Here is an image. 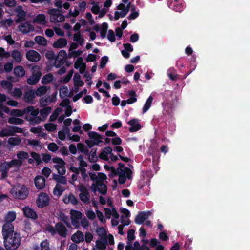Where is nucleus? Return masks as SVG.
Segmentation results:
<instances>
[{"label": "nucleus", "instance_id": "nucleus-1", "mask_svg": "<svg viewBox=\"0 0 250 250\" xmlns=\"http://www.w3.org/2000/svg\"><path fill=\"white\" fill-rule=\"evenodd\" d=\"M2 233L7 250H16L20 246L21 237L19 233L14 231L13 225H3Z\"/></svg>", "mask_w": 250, "mask_h": 250}, {"label": "nucleus", "instance_id": "nucleus-2", "mask_svg": "<svg viewBox=\"0 0 250 250\" xmlns=\"http://www.w3.org/2000/svg\"><path fill=\"white\" fill-rule=\"evenodd\" d=\"M42 76L41 68L38 66H34L32 68V75L27 79V83L29 85H35L40 80Z\"/></svg>", "mask_w": 250, "mask_h": 250}, {"label": "nucleus", "instance_id": "nucleus-3", "mask_svg": "<svg viewBox=\"0 0 250 250\" xmlns=\"http://www.w3.org/2000/svg\"><path fill=\"white\" fill-rule=\"evenodd\" d=\"M12 193L15 198L19 199H25L28 194V190L24 185H22L21 187L14 188Z\"/></svg>", "mask_w": 250, "mask_h": 250}, {"label": "nucleus", "instance_id": "nucleus-4", "mask_svg": "<svg viewBox=\"0 0 250 250\" xmlns=\"http://www.w3.org/2000/svg\"><path fill=\"white\" fill-rule=\"evenodd\" d=\"M58 9L52 8L48 10V13L51 16V22H62L65 20V17Z\"/></svg>", "mask_w": 250, "mask_h": 250}, {"label": "nucleus", "instance_id": "nucleus-5", "mask_svg": "<svg viewBox=\"0 0 250 250\" xmlns=\"http://www.w3.org/2000/svg\"><path fill=\"white\" fill-rule=\"evenodd\" d=\"M49 203L48 195L43 192L40 193L37 199L36 204L39 208H42L47 206Z\"/></svg>", "mask_w": 250, "mask_h": 250}, {"label": "nucleus", "instance_id": "nucleus-6", "mask_svg": "<svg viewBox=\"0 0 250 250\" xmlns=\"http://www.w3.org/2000/svg\"><path fill=\"white\" fill-rule=\"evenodd\" d=\"M26 58L30 62H37L40 60L41 56L37 51L34 50H30L26 53Z\"/></svg>", "mask_w": 250, "mask_h": 250}, {"label": "nucleus", "instance_id": "nucleus-7", "mask_svg": "<svg viewBox=\"0 0 250 250\" xmlns=\"http://www.w3.org/2000/svg\"><path fill=\"white\" fill-rule=\"evenodd\" d=\"M18 28L19 31L24 34H26L34 31V27L29 22H25L19 25Z\"/></svg>", "mask_w": 250, "mask_h": 250}, {"label": "nucleus", "instance_id": "nucleus-8", "mask_svg": "<svg viewBox=\"0 0 250 250\" xmlns=\"http://www.w3.org/2000/svg\"><path fill=\"white\" fill-rule=\"evenodd\" d=\"M56 233L61 237L65 238L67 235L68 230L65 226L61 222H58L55 224Z\"/></svg>", "mask_w": 250, "mask_h": 250}, {"label": "nucleus", "instance_id": "nucleus-9", "mask_svg": "<svg viewBox=\"0 0 250 250\" xmlns=\"http://www.w3.org/2000/svg\"><path fill=\"white\" fill-rule=\"evenodd\" d=\"M34 183L38 189H42L45 186V179L43 176L38 175L34 179Z\"/></svg>", "mask_w": 250, "mask_h": 250}, {"label": "nucleus", "instance_id": "nucleus-10", "mask_svg": "<svg viewBox=\"0 0 250 250\" xmlns=\"http://www.w3.org/2000/svg\"><path fill=\"white\" fill-rule=\"evenodd\" d=\"M127 123L130 125V127L129 128V131L130 132L137 131L141 128V125L139 123L137 119H131Z\"/></svg>", "mask_w": 250, "mask_h": 250}, {"label": "nucleus", "instance_id": "nucleus-11", "mask_svg": "<svg viewBox=\"0 0 250 250\" xmlns=\"http://www.w3.org/2000/svg\"><path fill=\"white\" fill-rule=\"evenodd\" d=\"M15 11L17 13L18 19L16 21L17 23L24 20L26 16V13L21 5H18L15 8Z\"/></svg>", "mask_w": 250, "mask_h": 250}, {"label": "nucleus", "instance_id": "nucleus-12", "mask_svg": "<svg viewBox=\"0 0 250 250\" xmlns=\"http://www.w3.org/2000/svg\"><path fill=\"white\" fill-rule=\"evenodd\" d=\"M23 211L24 216L27 218H31L33 220H36L38 218L37 213L29 207H25L23 208Z\"/></svg>", "mask_w": 250, "mask_h": 250}, {"label": "nucleus", "instance_id": "nucleus-13", "mask_svg": "<svg viewBox=\"0 0 250 250\" xmlns=\"http://www.w3.org/2000/svg\"><path fill=\"white\" fill-rule=\"evenodd\" d=\"M8 166L7 162H4L0 164V172H1V179H5L8 177V172L10 168Z\"/></svg>", "mask_w": 250, "mask_h": 250}, {"label": "nucleus", "instance_id": "nucleus-14", "mask_svg": "<svg viewBox=\"0 0 250 250\" xmlns=\"http://www.w3.org/2000/svg\"><path fill=\"white\" fill-rule=\"evenodd\" d=\"M71 240L75 243L83 242L84 240V235L82 231L78 230L72 235Z\"/></svg>", "mask_w": 250, "mask_h": 250}, {"label": "nucleus", "instance_id": "nucleus-15", "mask_svg": "<svg viewBox=\"0 0 250 250\" xmlns=\"http://www.w3.org/2000/svg\"><path fill=\"white\" fill-rule=\"evenodd\" d=\"M108 243L107 237H101L100 240H98L96 242L97 248L104 250L106 249Z\"/></svg>", "mask_w": 250, "mask_h": 250}, {"label": "nucleus", "instance_id": "nucleus-16", "mask_svg": "<svg viewBox=\"0 0 250 250\" xmlns=\"http://www.w3.org/2000/svg\"><path fill=\"white\" fill-rule=\"evenodd\" d=\"M88 135L90 139L94 143L95 145H99L102 143V140H100L98 136H100V134L95 131H89L88 132Z\"/></svg>", "mask_w": 250, "mask_h": 250}, {"label": "nucleus", "instance_id": "nucleus-17", "mask_svg": "<svg viewBox=\"0 0 250 250\" xmlns=\"http://www.w3.org/2000/svg\"><path fill=\"white\" fill-rule=\"evenodd\" d=\"M67 40L64 38H60L53 44V46L55 48H62L66 46Z\"/></svg>", "mask_w": 250, "mask_h": 250}, {"label": "nucleus", "instance_id": "nucleus-18", "mask_svg": "<svg viewBox=\"0 0 250 250\" xmlns=\"http://www.w3.org/2000/svg\"><path fill=\"white\" fill-rule=\"evenodd\" d=\"M35 98V91L30 90L25 92L23 99L26 102H32Z\"/></svg>", "mask_w": 250, "mask_h": 250}, {"label": "nucleus", "instance_id": "nucleus-19", "mask_svg": "<svg viewBox=\"0 0 250 250\" xmlns=\"http://www.w3.org/2000/svg\"><path fill=\"white\" fill-rule=\"evenodd\" d=\"M13 73L17 77H22L25 75V71L22 66L18 65L14 68Z\"/></svg>", "mask_w": 250, "mask_h": 250}, {"label": "nucleus", "instance_id": "nucleus-20", "mask_svg": "<svg viewBox=\"0 0 250 250\" xmlns=\"http://www.w3.org/2000/svg\"><path fill=\"white\" fill-rule=\"evenodd\" d=\"M16 217L14 212H9L5 217L6 222L4 225H13L11 223L15 220Z\"/></svg>", "mask_w": 250, "mask_h": 250}, {"label": "nucleus", "instance_id": "nucleus-21", "mask_svg": "<svg viewBox=\"0 0 250 250\" xmlns=\"http://www.w3.org/2000/svg\"><path fill=\"white\" fill-rule=\"evenodd\" d=\"M58 216L59 219L64 222L67 227H70L69 218L68 216L66 215L62 211H60L58 214Z\"/></svg>", "mask_w": 250, "mask_h": 250}, {"label": "nucleus", "instance_id": "nucleus-22", "mask_svg": "<svg viewBox=\"0 0 250 250\" xmlns=\"http://www.w3.org/2000/svg\"><path fill=\"white\" fill-rule=\"evenodd\" d=\"M11 57L17 63L21 62L22 60V54L21 52L16 49L13 50L11 52Z\"/></svg>", "mask_w": 250, "mask_h": 250}, {"label": "nucleus", "instance_id": "nucleus-23", "mask_svg": "<svg viewBox=\"0 0 250 250\" xmlns=\"http://www.w3.org/2000/svg\"><path fill=\"white\" fill-rule=\"evenodd\" d=\"M25 119L27 121H30V124L34 125L35 124H39L41 121H44V120H42L41 117L40 116H35V117H30L29 115H26L25 117Z\"/></svg>", "mask_w": 250, "mask_h": 250}, {"label": "nucleus", "instance_id": "nucleus-24", "mask_svg": "<svg viewBox=\"0 0 250 250\" xmlns=\"http://www.w3.org/2000/svg\"><path fill=\"white\" fill-rule=\"evenodd\" d=\"M97 148H93L91 149L88 157V161L90 163H95L98 160V157L96 155Z\"/></svg>", "mask_w": 250, "mask_h": 250}, {"label": "nucleus", "instance_id": "nucleus-25", "mask_svg": "<svg viewBox=\"0 0 250 250\" xmlns=\"http://www.w3.org/2000/svg\"><path fill=\"white\" fill-rule=\"evenodd\" d=\"M71 222H74V219H80L82 217V213L78 210H71Z\"/></svg>", "mask_w": 250, "mask_h": 250}, {"label": "nucleus", "instance_id": "nucleus-26", "mask_svg": "<svg viewBox=\"0 0 250 250\" xmlns=\"http://www.w3.org/2000/svg\"><path fill=\"white\" fill-rule=\"evenodd\" d=\"M24 112H25V114L30 113V115L33 117H35L39 114V110L38 109H35L32 106H30L24 108Z\"/></svg>", "mask_w": 250, "mask_h": 250}, {"label": "nucleus", "instance_id": "nucleus-27", "mask_svg": "<svg viewBox=\"0 0 250 250\" xmlns=\"http://www.w3.org/2000/svg\"><path fill=\"white\" fill-rule=\"evenodd\" d=\"M34 40L40 45L46 46L47 45V40L44 37L37 36L35 37Z\"/></svg>", "mask_w": 250, "mask_h": 250}, {"label": "nucleus", "instance_id": "nucleus-28", "mask_svg": "<svg viewBox=\"0 0 250 250\" xmlns=\"http://www.w3.org/2000/svg\"><path fill=\"white\" fill-rule=\"evenodd\" d=\"M128 94L130 97L126 100L127 104H132L137 101V94L135 91L130 90L128 91Z\"/></svg>", "mask_w": 250, "mask_h": 250}, {"label": "nucleus", "instance_id": "nucleus-29", "mask_svg": "<svg viewBox=\"0 0 250 250\" xmlns=\"http://www.w3.org/2000/svg\"><path fill=\"white\" fill-rule=\"evenodd\" d=\"M54 77L53 75L51 73H48L43 76L41 83L43 84H47L51 82L53 80Z\"/></svg>", "mask_w": 250, "mask_h": 250}, {"label": "nucleus", "instance_id": "nucleus-30", "mask_svg": "<svg viewBox=\"0 0 250 250\" xmlns=\"http://www.w3.org/2000/svg\"><path fill=\"white\" fill-rule=\"evenodd\" d=\"M63 202L65 203H71L73 205H76L78 203V199L72 194H70L67 198L64 199Z\"/></svg>", "mask_w": 250, "mask_h": 250}, {"label": "nucleus", "instance_id": "nucleus-31", "mask_svg": "<svg viewBox=\"0 0 250 250\" xmlns=\"http://www.w3.org/2000/svg\"><path fill=\"white\" fill-rule=\"evenodd\" d=\"M153 97L152 96H150L148 99L146 100L145 104L143 107V113H146V111L148 110V109L151 107L152 101H153Z\"/></svg>", "mask_w": 250, "mask_h": 250}, {"label": "nucleus", "instance_id": "nucleus-32", "mask_svg": "<svg viewBox=\"0 0 250 250\" xmlns=\"http://www.w3.org/2000/svg\"><path fill=\"white\" fill-rule=\"evenodd\" d=\"M74 86H82L84 84V83L81 80V76L78 73H75L74 78Z\"/></svg>", "mask_w": 250, "mask_h": 250}, {"label": "nucleus", "instance_id": "nucleus-33", "mask_svg": "<svg viewBox=\"0 0 250 250\" xmlns=\"http://www.w3.org/2000/svg\"><path fill=\"white\" fill-rule=\"evenodd\" d=\"M64 188L59 184H57L53 189V193L55 195L61 196L64 191Z\"/></svg>", "mask_w": 250, "mask_h": 250}, {"label": "nucleus", "instance_id": "nucleus-34", "mask_svg": "<svg viewBox=\"0 0 250 250\" xmlns=\"http://www.w3.org/2000/svg\"><path fill=\"white\" fill-rule=\"evenodd\" d=\"M21 142V139L20 137H10L8 139V144L13 146L19 145Z\"/></svg>", "mask_w": 250, "mask_h": 250}, {"label": "nucleus", "instance_id": "nucleus-35", "mask_svg": "<svg viewBox=\"0 0 250 250\" xmlns=\"http://www.w3.org/2000/svg\"><path fill=\"white\" fill-rule=\"evenodd\" d=\"M53 178L59 183H61L62 185H65L67 183V179L64 176L57 174H54Z\"/></svg>", "mask_w": 250, "mask_h": 250}, {"label": "nucleus", "instance_id": "nucleus-36", "mask_svg": "<svg viewBox=\"0 0 250 250\" xmlns=\"http://www.w3.org/2000/svg\"><path fill=\"white\" fill-rule=\"evenodd\" d=\"M34 22L40 24H44L45 22V16L44 14H38L34 19Z\"/></svg>", "mask_w": 250, "mask_h": 250}, {"label": "nucleus", "instance_id": "nucleus-37", "mask_svg": "<svg viewBox=\"0 0 250 250\" xmlns=\"http://www.w3.org/2000/svg\"><path fill=\"white\" fill-rule=\"evenodd\" d=\"M7 163H8V165H9L8 167L10 168L12 167H13L14 166L19 168L20 167H21V165L23 164L22 161L19 160H17V159L12 160L11 161L7 162Z\"/></svg>", "mask_w": 250, "mask_h": 250}, {"label": "nucleus", "instance_id": "nucleus-38", "mask_svg": "<svg viewBox=\"0 0 250 250\" xmlns=\"http://www.w3.org/2000/svg\"><path fill=\"white\" fill-rule=\"evenodd\" d=\"M47 91V88L46 86L42 85L38 87L35 91V94L37 96H42L45 94Z\"/></svg>", "mask_w": 250, "mask_h": 250}, {"label": "nucleus", "instance_id": "nucleus-39", "mask_svg": "<svg viewBox=\"0 0 250 250\" xmlns=\"http://www.w3.org/2000/svg\"><path fill=\"white\" fill-rule=\"evenodd\" d=\"M8 122L10 124L21 125L23 123L24 121L21 118L11 117L8 119Z\"/></svg>", "mask_w": 250, "mask_h": 250}, {"label": "nucleus", "instance_id": "nucleus-40", "mask_svg": "<svg viewBox=\"0 0 250 250\" xmlns=\"http://www.w3.org/2000/svg\"><path fill=\"white\" fill-rule=\"evenodd\" d=\"M73 40L78 42L80 45H83L84 41V39L82 37L80 32H77L74 34Z\"/></svg>", "mask_w": 250, "mask_h": 250}, {"label": "nucleus", "instance_id": "nucleus-41", "mask_svg": "<svg viewBox=\"0 0 250 250\" xmlns=\"http://www.w3.org/2000/svg\"><path fill=\"white\" fill-rule=\"evenodd\" d=\"M0 85L4 88L8 90H11L13 87L12 83L7 80H2L0 81Z\"/></svg>", "mask_w": 250, "mask_h": 250}, {"label": "nucleus", "instance_id": "nucleus-42", "mask_svg": "<svg viewBox=\"0 0 250 250\" xmlns=\"http://www.w3.org/2000/svg\"><path fill=\"white\" fill-rule=\"evenodd\" d=\"M25 114L24 109L23 110L16 109H12L10 111V115L14 116L22 117Z\"/></svg>", "mask_w": 250, "mask_h": 250}, {"label": "nucleus", "instance_id": "nucleus-43", "mask_svg": "<svg viewBox=\"0 0 250 250\" xmlns=\"http://www.w3.org/2000/svg\"><path fill=\"white\" fill-rule=\"evenodd\" d=\"M65 164V163L64 162V163H62V164H61L60 165H55L54 166V167H55L56 169H57L58 172L60 175H62L65 174V173L66 169H65V167L64 166Z\"/></svg>", "mask_w": 250, "mask_h": 250}, {"label": "nucleus", "instance_id": "nucleus-44", "mask_svg": "<svg viewBox=\"0 0 250 250\" xmlns=\"http://www.w3.org/2000/svg\"><path fill=\"white\" fill-rule=\"evenodd\" d=\"M170 6H172L175 11L181 12L182 11V4H178V1L177 0H175L174 1L172 2L170 4Z\"/></svg>", "mask_w": 250, "mask_h": 250}, {"label": "nucleus", "instance_id": "nucleus-45", "mask_svg": "<svg viewBox=\"0 0 250 250\" xmlns=\"http://www.w3.org/2000/svg\"><path fill=\"white\" fill-rule=\"evenodd\" d=\"M51 108L50 107H47L43 108L40 111L41 116L44 119H45L48 115L50 113Z\"/></svg>", "mask_w": 250, "mask_h": 250}, {"label": "nucleus", "instance_id": "nucleus-46", "mask_svg": "<svg viewBox=\"0 0 250 250\" xmlns=\"http://www.w3.org/2000/svg\"><path fill=\"white\" fill-rule=\"evenodd\" d=\"M97 177V180H96V183L97 184H103L104 181L107 178L106 175L102 172L98 173Z\"/></svg>", "mask_w": 250, "mask_h": 250}, {"label": "nucleus", "instance_id": "nucleus-47", "mask_svg": "<svg viewBox=\"0 0 250 250\" xmlns=\"http://www.w3.org/2000/svg\"><path fill=\"white\" fill-rule=\"evenodd\" d=\"M44 126L45 129L49 132L54 131L57 128V125L53 123L45 124Z\"/></svg>", "mask_w": 250, "mask_h": 250}, {"label": "nucleus", "instance_id": "nucleus-48", "mask_svg": "<svg viewBox=\"0 0 250 250\" xmlns=\"http://www.w3.org/2000/svg\"><path fill=\"white\" fill-rule=\"evenodd\" d=\"M12 135L9 126L7 128H4L0 131V137H4Z\"/></svg>", "mask_w": 250, "mask_h": 250}, {"label": "nucleus", "instance_id": "nucleus-49", "mask_svg": "<svg viewBox=\"0 0 250 250\" xmlns=\"http://www.w3.org/2000/svg\"><path fill=\"white\" fill-rule=\"evenodd\" d=\"M41 250H50L49 243L47 239L43 240L40 243Z\"/></svg>", "mask_w": 250, "mask_h": 250}, {"label": "nucleus", "instance_id": "nucleus-50", "mask_svg": "<svg viewBox=\"0 0 250 250\" xmlns=\"http://www.w3.org/2000/svg\"><path fill=\"white\" fill-rule=\"evenodd\" d=\"M79 198L81 201L84 203H88L89 200V193L88 192L87 193H80L79 194Z\"/></svg>", "mask_w": 250, "mask_h": 250}, {"label": "nucleus", "instance_id": "nucleus-51", "mask_svg": "<svg viewBox=\"0 0 250 250\" xmlns=\"http://www.w3.org/2000/svg\"><path fill=\"white\" fill-rule=\"evenodd\" d=\"M17 158L19 160H21L23 159H26L28 158V153L25 151H19L17 154Z\"/></svg>", "mask_w": 250, "mask_h": 250}, {"label": "nucleus", "instance_id": "nucleus-52", "mask_svg": "<svg viewBox=\"0 0 250 250\" xmlns=\"http://www.w3.org/2000/svg\"><path fill=\"white\" fill-rule=\"evenodd\" d=\"M87 92V89L86 88L83 89V90L80 91L79 93L77 94L73 97V102H77L79 99L82 97L83 94H86Z\"/></svg>", "mask_w": 250, "mask_h": 250}, {"label": "nucleus", "instance_id": "nucleus-53", "mask_svg": "<svg viewBox=\"0 0 250 250\" xmlns=\"http://www.w3.org/2000/svg\"><path fill=\"white\" fill-rule=\"evenodd\" d=\"M145 218L142 216L140 212H138V214L135 218V222L137 224L141 225L145 221Z\"/></svg>", "mask_w": 250, "mask_h": 250}, {"label": "nucleus", "instance_id": "nucleus-54", "mask_svg": "<svg viewBox=\"0 0 250 250\" xmlns=\"http://www.w3.org/2000/svg\"><path fill=\"white\" fill-rule=\"evenodd\" d=\"M99 186V187L98 188V192L104 195L107 193V187L104 184H98Z\"/></svg>", "mask_w": 250, "mask_h": 250}, {"label": "nucleus", "instance_id": "nucleus-55", "mask_svg": "<svg viewBox=\"0 0 250 250\" xmlns=\"http://www.w3.org/2000/svg\"><path fill=\"white\" fill-rule=\"evenodd\" d=\"M84 63H83V58L82 57H79L77 58V61L74 63V67L75 69H78L80 67L82 66Z\"/></svg>", "mask_w": 250, "mask_h": 250}, {"label": "nucleus", "instance_id": "nucleus-56", "mask_svg": "<svg viewBox=\"0 0 250 250\" xmlns=\"http://www.w3.org/2000/svg\"><path fill=\"white\" fill-rule=\"evenodd\" d=\"M108 61V57L107 56H104L102 57L99 66L101 68L105 67L107 62Z\"/></svg>", "mask_w": 250, "mask_h": 250}, {"label": "nucleus", "instance_id": "nucleus-57", "mask_svg": "<svg viewBox=\"0 0 250 250\" xmlns=\"http://www.w3.org/2000/svg\"><path fill=\"white\" fill-rule=\"evenodd\" d=\"M13 96L18 98L21 97L22 95V90L19 88H15L12 92Z\"/></svg>", "mask_w": 250, "mask_h": 250}, {"label": "nucleus", "instance_id": "nucleus-58", "mask_svg": "<svg viewBox=\"0 0 250 250\" xmlns=\"http://www.w3.org/2000/svg\"><path fill=\"white\" fill-rule=\"evenodd\" d=\"M97 234L102 237H107L105 229L103 227H100L96 229Z\"/></svg>", "mask_w": 250, "mask_h": 250}, {"label": "nucleus", "instance_id": "nucleus-59", "mask_svg": "<svg viewBox=\"0 0 250 250\" xmlns=\"http://www.w3.org/2000/svg\"><path fill=\"white\" fill-rule=\"evenodd\" d=\"M11 132L12 133V135H14V133H22L23 132V129L21 128L16 126H9Z\"/></svg>", "mask_w": 250, "mask_h": 250}, {"label": "nucleus", "instance_id": "nucleus-60", "mask_svg": "<svg viewBox=\"0 0 250 250\" xmlns=\"http://www.w3.org/2000/svg\"><path fill=\"white\" fill-rule=\"evenodd\" d=\"M48 149L52 152H56L58 150L59 147L55 143H51L48 145Z\"/></svg>", "mask_w": 250, "mask_h": 250}, {"label": "nucleus", "instance_id": "nucleus-61", "mask_svg": "<svg viewBox=\"0 0 250 250\" xmlns=\"http://www.w3.org/2000/svg\"><path fill=\"white\" fill-rule=\"evenodd\" d=\"M73 73V70H70L67 74L62 78V82L64 83H68L71 79Z\"/></svg>", "mask_w": 250, "mask_h": 250}, {"label": "nucleus", "instance_id": "nucleus-62", "mask_svg": "<svg viewBox=\"0 0 250 250\" xmlns=\"http://www.w3.org/2000/svg\"><path fill=\"white\" fill-rule=\"evenodd\" d=\"M13 67V63L10 62H7L4 65L3 70L6 72L8 73L12 71Z\"/></svg>", "mask_w": 250, "mask_h": 250}, {"label": "nucleus", "instance_id": "nucleus-63", "mask_svg": "<svg viewBox=\"0 0 250 250\" xmlns=\"http://www.w3.org/2000/svg\"><path fill=\"white\" fill-rule=\"evenodd\" d=\"M135 231L133 229H129L127 232V239L129 242H131L135 238L134 236Z\"/></svg>", "mask_w": 250, "mask_h": 250}, {"label": "nucleus", "instance_id": "nucleus-64", "mask_svg": "<svg viewBox=\"0 0 250 250\" xmlns=\"http://www.w3.org/2000/svg\"><path fill=\"white\" fill-rule=\"evenodd\" d=\"M122 139L117 135L111 140V143L113 145H120L122 144Z\"/></svg>", "mask_w": 250, "mask_h": 250}]
</instances>
